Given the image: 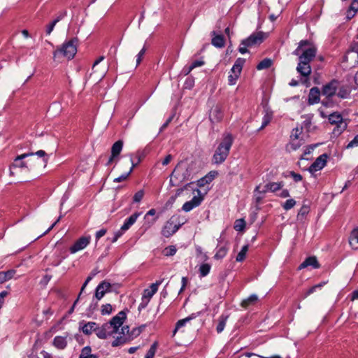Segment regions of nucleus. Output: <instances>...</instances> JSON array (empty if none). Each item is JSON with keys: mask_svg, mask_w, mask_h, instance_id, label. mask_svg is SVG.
Masks as SVG:
<instances>
[{"mask_svg": "<svg viewBox=\"0 0 358 358\" xmlns=\"http://www.w3.org/2000/svg\"><path fill=\"white\" fill-rule=\"evenodd\" d=\"M273 118V113L268 109H266L264 110V115L262 120V124L261 127L259 128V130L263 129L264 127H266L271 121Z\"/></svg>", "mask_w": 358, "mask_h": 358, "instance_id": "obj_30", "label": "nucleus"}, {"mask_svg": "<svg viewBox=\"0 0 358 358\" xmlns=\"http://www.w3.org/2000/svg\"><path fill=\"white\" fill-rule=\"evenodd\" d=\"M210 270V265L208 264H203L199 267L200 275L202 277L206 276Z\"/></svg>", "mask_w": 358, "mask_h": 358, "instance_id": "obj_40", "label": "nucleus"}, {"mask_svg": "<svg viewBox=\"0 0 358 358\" xmlns=\"http://www.w3.org/2000/svg\"><path fill=\"white\" fill-rule=\"evenodd\" d=\"M130 160H131V167L130 168L129 171L127 173L121 175L120 177L115 178L114 179L115 182H122V181L126 180L129 177V176L131 174L134 168L136 166V164H134L132 155H130Z\"/></svg>", "mask_w": 358, "mask_h": 358, "instance_id": "obj_32", "label": "nucleus"}, {"mask_svg": "<svg viewBox=\"0 0 358 358\" xmlns=\"http://www.w3.org/2000/svg\"><path fill=\"white\" fill-rule=\"evenodd\" d=\"M304 139H290L289 143L287 145V150L289 152L296 150L304 144Z\"/></svg>", "mask_w": 358, "mask_h": 358, "instance_id": "obj_27", "label": "nucleus"}, {"mask_svg": "<svg viewBox=\"0 0 358 358\" xmlns=\"http://www.w3.org/2000/svg\"><path fill=\"white\" fill-rule=\"evenodd\" d=\"M355 146H358V134L348 144L347 148H352Z\"/></svg>", "mask_w": 358, "mask_h": 358, "instance_id": "obj_55", "label": "nucleus"}, {"mask_svg": "<svg viewBox=\"0 0 358 358\" xmlns=\"http://www.w3.org/2000/svg\"><path fill=\"white\" fill-rule=\"evenodd\" d=\"M3 274V276H1V283L4 281H7L10 280L14 275L15 274V270H9L6 272L1 273Z\"/></svg>", "mask_w": 358, "mask_h": 358, "instance_id": "obj_42", "label": "nucleus"}, {"mask_svg": "<svg viewBox=\"0 0 358 358\" xmlns=\"http://www.w3.org/2000/svg\"><path fill=\"white\" fill-rule=\"evenodd\" d=\"M163 280L156 281L151 284L149 288L145 289L142 296V302L140 303L138 308H145L150 302L152 296L157 292L159 286L162 283Z\"/></svg>", "mask_w": 358, "mask_h": 358, "instance_id": "obj_5", "label": "nucleus"}, {"mask_svg": "<svg viewBox=\"0 0 358 358\" xmlns=\"http://www.w3.org/2000/svg\"><path fill=\"white\" fill-rule=\"evenodd\" d=\"M33 155H34L33 152H29V153H24L22 155H18L17 157H16V158L14 160V162L10 166V169H9L10 175L12 176L15 175L13 169H15V168H20V169L27 168V164L24 162H23L22 159L27 157L33 156Z\"/></svg>", "mask_w": 358, "mask_h": 358, "instance_id": "obj_11", "label": "nucleus"}, {"mask_svg": "<svg viewBox=\"0 0 358 358\" xmlns=\"http://www.w3.org/2000/svg\"><path fill=\"white\" fill-rule=\"evenodd\" d=\"M329 121L331 124H342L343 117L341 114L338 113H334L329 116Z\"/></svg>", "mask_w": 358, "mask_h": 358, "instance_id": "obj_35", "label": "nucleus"}, {"mask_svg": "<svg viewBox=\"0 0 358 358\" xmlns=\"http://www.w3.org/2000/svg\"><path fill=\"white\" fill-rule=\"evenodd\" d=\"M296 205V201L293 199H287L282 205V208L285 210H289Z\"/></svg>", "mask_w": 358, "mask_h": 358, "instance_id": "obj_43", "label": "nucleus"}, {"mask_svg": "<svg viewBox=\"0 0 358 358\" xmlns=\"http://www.w3.org/2000/svg\"><path fill=\"white\" fill-rule=\"evenodd\" d=\"M173 117H170L166 122L165 123L163 124V125L160 128V131H162L164 129H165L168 125L170 124V122H171Z\"/></svg>", "mask_w": 358, "mask_h": 358, "instance_id": "obj_63", "label": "nucleus"}, {"mask_svg": "<svg viewBox=\"0 0 358 358\" xmlns=\"http://www.w3.org/2000/svg\"><path fill=\"white\" fill-rule=\"evenodd\" d=\"M309 212V208L307 206L303 205L299 210L297 217L304 216Z\"/></svg>", "mask_w": 358, "mask_h": 358, "instance_id": "obj_52", "label": "nucleus"}, {"mask_svg": "<svg viewBox=\"0 0 358 358\" xmlns=\"http://www.w3.org/2000/svg\"><path fill=\"white\" fill-rule=\"evenodd\" d=\"M78 40L76 38L71 39L62 44L53 52L55 59L64 57L68 59H73L77 52Z\"/></svg>", "mask_w": 358, "mask_h": 358, "instance_id": "obj_4", "label": "nucleus"}, {"mask_svg": "<svg viewBox=\"0 0 358 358\" xmlns=\"http://www.w3.org/2000/svg\"><path fill=\"white\" fill-rule=\"evenodd\" d=\"M34 153V155H36L39 157H43V162H48V157H47V155L45 153V151L42 150H40L36 152H33Z\"/></svg>", "mask_w": 358, "mask_h": 358, "instance_id": "obj_53", "label": "nucleus"}, {"mask_svg": "<svg viewBox=\"0 0 358 358\" xmlns=\"http://www.w3.org/2000/svg\"><path fill=\"white\" fill-rule=\"evenodd\" d=\"M272 65V60L268 58L264 59L257 66L258 70H263L269 68Z\"/></svg>", "mask_w": 358, "mask_h": 358, "instance_id": "obj_36", "label": "nucleus"}, {"mask_svg": "<svg viewBox=\"0 0 358 358\" xmlns=\"http://www.w3.org/2000/svg\"><path fill=\"white\" fill-rule=\"evenodd\" d=\"M141 213L136 212L132 214L130 217H129L125 220L123 225L121 227L120 231L115 234V237L112 240V242H115L118 239V238L122 236V231L128 230L136 222V220L141 215Z\"/></svg>", "mask_w": 358, "mask_h": 358, "instance_id": "obj_7", "label": "nucleus"}, {"mask_svg": "<svg viewBox=\"0 0 358 358\" xmlns=\"http://www.w3.org/2000/svg\"><path fill=\"white\" fill-rule=\"evenodd\" d=\"M127 338L124 336H117L112 343L113 347L119 346L127 342Z\"/></svg>", "mask_w": 358, "mask_h": 358, "instance_id": "obj_47", "label": "nucleus"}, {"mask_svg": "<svg viewBox=\"0 0 358 358\" xmlns=\"http://www.w3.org/2000/svg\"><path fill=\"white\" fill-rule=\"evenodd\" d=\"M122 147H123V142L121 140L116 141L113 145V146L111 148V156L109 158L106 165H108V166L110 165L113 162L114 159L120 154V152L122 150Z\"/></svg>", "mask_w": 358, "mask_h": 358, "instance_id": "obj_16", "label": "nucleus"}, {"mask_svg": "<svg viewBox=\"0 0 358 358\" xmlns=\"http://www.w3.org/2000/svg\"><path fill=\"white\" fill-rule=\"evenodd\" d=\"M172 159H173L172 155H168L164 158V159L162 161V164H163L164 166H166V165H168V164L170 163V162L172 160Z\"/></svg>", "mask_w": 358, "mask_h": 358, "instance_id": "obj_59", "label": "nucleus"}, {"mask_svg": "<svg viewBox=\"0 0 358 358\" xmlns=\"http://www.w3.org/2000/svg\"><path fill=\"white\" fill-rule=\"evenodd\" d=\"M164 252L166 256H173L176 252V248L175 246L171 245L165 248Z\"/></svg>", "mask_w": 358, "mask_h": 358, "instance_id": "obj_50", "label": "nucleus"}, {"mask_svg": "<svg viewBox=\"0 0 358 358\" xmlns=\"http://www.w3.org/2000/svg\"><path fill=\"white\" fill-rule=\"evenodd\" d=\"M245 227V222L243 219L236 220L234 228L238 231H242Z\"/></svg>", "mask_w": 358, "mask_h": 358, "instance_id": "obj_41", "label": "nucleus"}, {"mask_svg": "<svg viewBox=\"0 0 358 358\" xmlns=\"http://www.w3.org/2000/svg\"><path fill=\"white\" fill-rule=\"evenodd\" d=\"M309 266H313L314 268H318L320 267V264L315 257H308L303 261L299 266V268L302 269L306 268Z\"/></svg>", "mask_w": 358, "mask_h": 358, "instance_id": "obj_24", "label": "nucleus"}, {"mask_svg": "<svg viewBox=\"0 0 358 358\" xmlns=\"http://www.w3.org/2000/svg\"><path fill=\"white\" fill-rule=\"evenodd\" d=\"M110 284L108 282H101L96 287L94 296L97 300H100L104 294L110 290Z\"/></svg>", "mask_w": 358, "mask_h": 358, "instance_id": "obj_17", "label": "nucleus"}, {"mask_svg": "<svg viewBox=\"0 0 358 358\" xmlns=\"http://www.w3.org/2000/svg\"><path fill=\"white\" fill-rule=\"evenodd\" d=\"M196 196H194L190 201H188L183 204L182 209L184 211L189 212L201 204L203 197L199 189H196Z\"/></svg>", "mask_w": 358, "mask_h": 358, "instance_id": "obj_10", "label": "nucleus"}, {"mask_svg": "<svg viewBox=\"0 0 358 358\" xmlns=\"http://www.w3.org/2000/svg\"><path fill=\"white\" fill-rule=\"evenodd\" d=\"M317 53V48L308 40H301L296 49L292 52L299 57L296 71L303 78H307L311 73L310 62Z\"/></svg>", "mask_w": 358, "mask_h": 358, "instance_id": "obj_1", "label": "nucleus"}, {"mask_svg": "<svg viewBox=\"0 0 358 358\" xmlns=\"http://www.w3.org/2000/svg\"><path fill=\"white\" fill-rule=\"evenodd\" d=\"M112 312V306L110 304L107 303L103 305L101 307V313L102 315H108Z\"/></svg>", "mask_w": 358, "mask_h": 358, "instance_id": "obj_51", "label": "nucleus"}, {"mask_svg": "<svg viewBox=\"0 0 358 358\" xmlns=\"http://www.w3.org/2000/svg\"><path fill=\"white\" fill-rule=\"evenodd\" d=\"M283 187L282 182H271L266 184L262 189L261 185L256 187L255 192L259 194H264L267 192H275Z\"/></svg>", "mask_w": 358, "mask_h": 358, "instance_id": "obj_9", "label": "nucleus"}, {"mask_svg": "<svg viewBox=\"0 0 358 358\" xmlns=\"http://www.w3.org/2000/svg\"><path fill=\"white\" fill-rule=\"evenodd\" d=\"M62 18V16H59L56 20L52 21L47 27L46 33L47 34H50L52 31L55 24Z\"/></svg>", "mask_w": 358, "mask_h": 358, "instance_id": "obj_48", "label": "nucleus"}, {"mask_svg": "<svg viewBox=\"0 0 358 358\" xmlns=\"http://www.w3.org/2000/svg\"><path fill=\"white\" fill-rule=\"evenodd\" d=\"M245 60L243 58H238L231 69V74L228 76L229 85H234L238 79Z\"/></svg>", "mask_w": 358, "mask_h": 358, "instance_id": "obj_6", "label": "nucleus"}, {"mask_svg": "<svg viewBox=\"0 0 358 358\" xmlns=\"http://www.w3.org/2000/svg\"><path fill=\"white\" fill-rule=\"evenodd\" d=\"M214 37L212 38V44L216 48H221L224 46V39L222 35H215V32H213Z\"/></svg>", "mask_w": 358, "mask_h": 358, "instance_id": "obj_29", "label": "nucleus"}, {"mask_svg": "<svg viewBox=\"0 0 358 358\" xmlns=\"http://www.w3.org/2000/svg\"><path fill=\"white\" fill-rule=\"evenodd\" d=\"M102 326L103 327V329L106 331L108 336L119 332L117 329H116V328H115L114 326L111 324L110 322L105 323Z\"/></svg>", "mask_w": 358, "mask_h": 358, "instance_id": "obj_37", "label": "nucleus"}, {"mask_svg": "<svg viewBox=\"0 0 358 358\" xmlns=\"http://www.w3.org/2000/svg\"><path fill=\"white\" fill-rule=\"evenodd\" d=\"M327 155L323 154L319 156L315 161L310 165L308 171L313 173L317 171L321 170L327 164Z\"/></svg>", "mask_w": 358, "mask_h": 358, "instance_id": "obj_14", "label": "nucleus"}, {"mask_svg": "<svg viewBox=\"0 0 358 358\" xmlns=\"http://www.w3.org/2000/svg\"><path fill=\"white\" fill-rule=\"evenodd\" d=\"M257 300L258 296L256 294H252L248 299H244L241 302V306L243 308H247L251 304L255 303Z\"/></svg>", "mask_w": 358, "mask_h": 358, "instance_id": "obj_34", "label": "nucleus"}, {"mask_svg": "<svg viewBox=\"0 0 358 358\" xmlns=\"http://www.w3.org/2000/svg\"><path fill=\"white\" fill-rule=\"evenodd\" d=\"M180 226V224H176L173 218L172 217L164 226L162 230V234L165 237H170L179 229Z\"/></svg>", "mask_w": 358, "mask_h": 358, "instance_id": "obj_12", "label": "nucleus"}, {"mask_svg": "<svg viewBox=\"0 0 358 358\" xmlns=\"http://www.w3.org/2000/svg\"><path fill=\"white\" fill-rule=\"evenodd\" d=\"M67 337H68L67 333L66 334V336H55V338L53 339V345L59 350L64 349L67 345Z\"/></svg>", "mask_w": 358, "mask_h": 358, "instance_id": "obj_21", "label": "nucleus"}, {"mask_svg": "<svg viewBox=\"0 0 358 358\" xmlns=\"http://www.w3.org/2000/svg\"><path fill=\"white\" fill-rule=\"evenodd\" d=\"M145 194V192L143 189H140L137 192L135 193L133 197V201L135 203H139L143 199Z\"/></svg>", "mask_w": 358, "mask_h": 358, "instance_id": "obj_46", "label": "nucleus"}, {"mask_svg": "<svg viewBox=\"0 0 358 358\" xmlns=\"http://www.w3.org/2000/svg\"><path fill=\"white\" fill-rule=\"evenodd\" d=\"M350 9L355 12L358 11V0H353L350 6Z\"/></svg>", "mask_w": 358, "mask_h": 358, "instance_id": "obj_58", "label": "nucleus"}, {"mask_svg": "<svg viewBox=\"0 0 358 358\" xmlns=\"http://www.w3.org/2000/svg\"><path fill=\"white\" fill-rule=\"evenodd\" d=\"M125 319L126 313L124 311H120L116 316L112 318L110 322L119 331V329L122 327Z\"/></svg>", "mask_w": 358, "mask_h": 358, "instance_id": "obj_18", "label": "nucleus"}, {"mask_svg": "<svg viewBox=\"0 0 358 358\" xmlns=\"http://www.w3.org/2000/svg\"><path fill=\"white\" fill-rule=\"evenodd\" d=\"M92 276H88L87 278V279L85 280L84 284L82 286V288H81V291H80V293L79 294V296H80V294H82V292H83V290L85 289V287L87 286V285L92 280Z\"/></svg>", "mask_w": 358, "mask_h": 358, "instance_id": "obj_61", "label": "nucleus"}, {"mask_svg": "<svg viewBox=\"0 0 358 358\" xmlns=\"http://www.w3.org/2000/svg\"><path fill=\"white\" fill-rule=\"evenodd\" d=\"M290 176L292 177V178L294 179V180L295 182H299L302 180V176L299 174V173H296L294 171H291L289 173Z\"/></svg>", "mask_w": 358, "mask_h": 358, "instance_id": "obj_56", "label": "nucleus"}, {"mask_svg": "<svg viewBox=\"0 0 358 358\" xmlns=\"http://www.w3.org/2000/svg\"><path fill=\"white\" fill-rule=\"evenodd\" d=\"M90 236H83L78 239L74 244L70 247L69 251L74 254L81 250L85 248L90 243Z\"/></svg>", "mask_w": 358, "mask_h": 358, "instance_id": "obj_13", "label": "nucleus"}, {"mask_svg": "<svg viewBox=\"0 0 358 358\" xmlns=\"http://www.w3.org/2000/svg\"><path fill=\"white\" fill-rule=\"evenodd\" d=\"M248 250V245H244L241 251L238 252V254L236 256V260L237 262H242L245 259V255H246V253Z\"/></svg>", "mask_w": 358, "mask_h": 358, "instance_id": "obj_39", "label": "nucleus"}, {"mask_svg": "<svg viewBox=\"0 0 358 358\" xmlns=\"http://www.w3.org/2000/svg\"><path fill=\"white\" fill-rule=\"evenodd\" d=\"M157 346V343H154L150 348L149 350L147 352L145 358H153L156 352Z\"/></svg>", "mask_w": 358, "mask_h": 358, "instance_id": "obj_45", "label": "nucleus"}, {"mask_svg": "<svg viewBox=\"0 0 358 358\" xmlns=\"http://www.w3.org/2000/svg\"><path fill=\"white\" fill-rule=\"evenodd\" d=\"M227 320V316L221 315L220 317L219 322H218V324H217V328H216V330H217V333L220 334V333H221L224 330L225 324H226Z\"/></svg>", "mask_w": 358, "mask_h": 358, "instance_id": "obj_38", "label": "nucleus"}, {"mask_svg": "<svg viewBox=\"0 0 358 358\" xmlns=\"http://www.w3.org/2000/svg\"><path fill=\"white\" fill-rule=\"evenodd\" d=\"M96 326V323L94 322H89L87 323H83V322H81L79 323L80 329L87 335L92 334V331H95Z\"/></svg>", "mask_w": 358, "mask_h": 358, "instance_id": "obj_20", "label": "nucleus"}, {"mask_svg": "<svg viewBox=\"0 0 358 358\" xmlns=\"http://www.w3.org/2000/svg\"><path fill=\"white\" fill-rule=\"evenodd\" d=\"M321 286H322V285H320H320H315V286H313V287H310V288L307 291L306 294H305V297H306L307 296H308V295H310V294L313 293V292L315 291V289H316V288H317V287H321Z\"/></svg>", "mask_w": 358, "mask_h": 358, "instance_id": "obj_60", "label": "nucleus"}, {"mask_svg": "<svg viewBox=\"0 0 358 358\" xmlns=\"http://www.w3.org/2000/svg\"><path fill=\"white\" fill-rule=\"evenodd\" d=\"M234 142V138L230 134L223 135L221 142L216 148L212 157L213 163L221 164L227 158Z\"/></svg>", "mask_w": 358, "mask_h": 358, "instance_id": "obj_3", "label": "nucleus"}, {"mask_svg": "<svg viewBox=\"0 0 358 358\" xmlns=\"http://www.w3.org/2000/svg\"><path fill=\"white\" fill-rule=\"evenodd\" d=\"M280 196L282 197V198H287V197H289V192L287 189H283L280 194Z\"/></svg>", "mask_w": 358, "mask_h": 358, "instance_id": "obj_64", "label": "nucleus"}, {"mask_svg": "<svg viewBox=\"0 0 358 358\" xmlns=\"http://www.w3.org/2000/svg\"><path fill=\"white\" fill-rule=\"evenodd\" d=\"M145 51H146V48H145V46L140 50V52H138V54L137 55V58H136V64L138 65L141 60H142V57L143 56L145 55Z\"/></svg>", "mask_w": 358, "mask_h": 358, "instance_id": "obj_54", "label": "nucleus"}, {"mask_svg": "<svg viewBox=\"0 0 358 358\" xmlns=\"http://www.w3.org/2000/svg\"><path fill=\"white\" fill-rule=\"evenodd\" d=\"M320 91L317 87L311 88L308 95L309 104L312 105L318 103L320 101Z\"/></svg>", "mask_w": 358, "mask_h": 358, "instance_id": "obj_23", "label": "nucleus"}, {"mask_svg": "<svg viewBox=\"0 0 358 358\" xmlns=\"http://www.w3.org/2000/svg\"><path fill=\"white\" fill-rule=\"evenodd\" d=\"M107 230L106 229H101L96 233V240L98 241L102 236L106 234Z\"/></svg>", "mask_w": 358, "mask_h": 358, "instance_id": "obj_57", "label": "nucleus"}, {"mask_svg": "<svg viewBox=\"0 0 358 358\" xmlns=\"http://www.w3.org/2000/svg\"><path fill=\"white\" fill-rule=\"evenodd\" d=\"M204 64V62L202 60H196L192 63V64L189 67V70L187 71V73H189L192 69L194 68L201 66Z\"/></svg>", "mask_w": 358, "mask_h": 358, "instance_id": "obj_49", "label": "nucleus"}, {"mask_svg": "<svg viewBox=\"0 0 358 358\" xmlns=\"http://www.w3.org/2000/svg\"><path fill=\"white\" fill-rule=\"evenodd\" d=\"M96 336L101 339L106 338L108 336L107 335L106 331L103 329V327L102 326L100 328H97V326L96 327L95 330Z\"/></svg>", "mask_w": 358, "mask_h": 358, "instance_id": "obj_44", "label": "nucleus"}, {"mask_svg": "<svg viewBox=\"0 0 358 358\" xmlns=\"http://www.w3.org/2000/svg\"><path fill=\"white\" fill-rule=\"evenodd\" d=\"M338 87V82L337 80H333L329 83L324 85L322 91V94L326 96L327 97L332 96L335 94L337 89Z\"/></svg>", "mask_w": 358, "mask_h": 358, "instance_id": "obj_15", "label": "nucleus"}, {"mask_svg": "<svg viewBox=\"0 0 358 358\" xmlns=\"http://www.w3.org/2000/svg\"><path fill=\"white\" fill-rule=\"evenodd\" d=\"M228 250H229L228 242H224L223 245H218L216 253L214 255V258L217 260L222 259L227 254Z\"/></svg>", "mask_w": 358, "mask_h": 358, "instance_id": "obj_22", "label": "nucleus"}, {"mask_svg": "<svg viewBox=\"0 0 358 358\" xmlns=\"http://www.w3.org/2000/svg\"><path fill=\"white\" fill-rule=\"evenodd\" d=\"M79 358H98V356L92 354L91 348L90 346H86L82 349Z\"/></svg>", "mask_w": 358, "mask_h": 358, "instance_id": "obj_31", "label": "nucleus"}, {"mask_svg": "<svg viewBox=\"0 0 358 358\" xmlns=\"http://www.w3.org/2000/svg\"><path fill=\"white\" fill-rule=\"evenodd\" d=\"M264 34L262 31L254 33L246 39L243 40L241 45L250 47L255 45H259L264 41Z\"/></svg>", "mask_w": 358, "mask_h": 358, "instance_id": "obj_8", "label": "nucleus"}, {"mask_svg": "<svg viewBox=\"0 0 358 358\" xmlns=\"http://www.w3.org/2000/svg\"><path fill=\"white\" fill-rule=\"evenodd\" d=\"M199 315V313H192V315H190L189 316L182 319V320H180L177 322L176 323V328L173 331V336L176 334V333L177 332V331L181 328L182 327H183L187 322H189L190 320L196 318L198 315Z\"/></svg>", "mask_w": 358, "mask_h": 358, "instance_id": "obj_25", "label": "nucleus"}, {"mask_svg": "<svg viewBox=\"0 0 358 358\" xmlns=\"http://www.w3.org/2000/svg\"><path fill=\"white\" fill-rule=\"evenodd\" d=\"M215 176V172H210L208 174L201 178L197 181V185L200 187L205 186L207 184H209L213 181Z\"/></svg>", "mask_w": 358, "mask_h": 358, "instance_id": "obj_28", "label": "nucleus"}, {"mask_svg": "<svg viewBox=\"0 0 358 358\" xmlns=\"http://www.w3.org/2000/svg\"><path fill=\"white\" fill-rule=\"evenodd\" d=\"M222 111L218 106H215L210 111L209 118L210 120L213 123L220 122L222 119Z\"/></svg>", "mask_w": 358, "mask_h": 358, "instance_id": "obj_19", "label": "nucleus"}, {"mask_svg": "<svg viewBox=\"0 0 358 358\" xmlns=\"http://www.w3.org/2000/svg\"><path fill=\"white\" fill-rule=\"evenodd\" d=\"M349 243L353 249L357 250L358 248V227L355 228L351 231L349 237Z\"/></svg>", "mask_w": 358, "mask_h": 358, "instance_id": "obj_26", "label": "nucleus"}, {"mask_svg": "<svg viewBox=\"0 0 358 358\" xmlns=\"http://www.w3.org/2000/svg\"><path fill=\"white\" fill-rule=\"evenodd\" d=\"M290 139H304L303 135V127L293 129L291 133Z\"/></svg>", "mask_w": 358, "mask_h": 358, "instance_id": "obj_33", "label": "nucleus"}, {"mask_svg": "<svg viewBox=\"0 0 358 358\" xmlns=\"http://www.w3.org/2000/svg\"><path fill=\"white\" fill-rule=\"evenodd\" d=\"M187 283V278L186 277L182 278V287L179 291V294H180L185 289L186 285Z\"/></svg>", "mask_w": 358, "mask_h": 358, "instance_id": "obj_62", "label": "nucleus"}, {"mask_svg": "<svg viewBox=\"0 0 358 358\" xmlns=\"http://www.w3.org/2000/svg\"><path fill=\"white\" fill-rule=\"evenodd\" d=\"M193 166V162H179L170 176L171 185L177 186L180 182L189 180L194 173Z\"/></svg>", "mask_w": 358, "mask_h": 358, "instance_id": "obj_2", "label": "nucleus"}]
</instances>
